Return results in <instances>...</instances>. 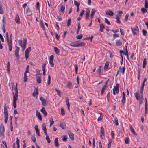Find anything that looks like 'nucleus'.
<instances>
[{"mask_svg":"<svg viewBox=\"0 0 148 148\" xmlns=\"http://www.w3.org/2000/svg\"><path fill=\"white\" fill-rule=\"evenodd\" d=\"M14 89L15 92L13 94V106L14 108H15L16 107V101L18 100L17 97H18V91L17 85L14 87Z\"/></svg>","mask_w":148,"mask_h":148,"instance_id":"obj_1","label":"nucleus"},{"mask_svg":"<svg viewBox=\"0 0 148 148\" xmlns=\"http://www.w3.org/2000/svg\"><path fill=\"white\" fill-rule=\"evenodd\" d=\"M85 43L83 42L80 41H76L71 42L70 45L71 46L75 47H78L84 46Z\"/></svg>","mask_w":148,"mask_h":148,"instance_id":"obj_2","label":"nucleus"},{"mask_svg":"<svg viewBox=\"0 0 148 148\" xmlns=\"http://www.w3.org/2000/svg\"><path fill=\"white\" fill-rule=\"evenodd\" d=\"M12 38L13 36L12 34H11L10 37V40L8 38V42L7 41L8 45V46L9 49L10 51H11L12 49Z\"/></svg>","mask_w":148,"mask_h":148,"instance_id":"obj_3","label":"nucleus"},{"mask_svg":"<svg viewBox=\"0 0 148 148\" xmlns=\"http://www.w3.org/2000/svg\"><path fill=\"white\" fill-rule=\"evenodd\" d=\"M27 42V39L25 38L23 40V44L22 40H20L19 41V43L21 47L23 48V50H24L26 47L25 46L26 45Z\"/></svg>","mask_w":148,"mask_h":148,"instance_id":"obj_4","label":"nucleus"},{"mask_svg":"<svg viewBox=\"0 0 148 148\" xmlns=\"http://www.w3.org/2000/svg\"><path fill=\"white\" fill-rule=\"evenodd\" d=\"M135 96L136 97V99L138 100L139 99H140V100L139 101V104L140 105L143 102V96L141 95L140 96H139V97L138 96V92H137L136 93H134Z\"/></svg>","mask_w":148,"mask_h":148,"instance_id":"obj_5","label":"nucleus"},{"mask_svg":"<svg viewBox=\"0 0 148 148\" xmlns=\"http://www.w3.org/2000/svg\"><path fill=\"white\" fill-rule=\"evenodd\" d=\"M16 49L15 51V57L17 58V60H19V52L20 50V48L19 47L16 46Z\"/></svg>","mask_w":148,"mask_h":148,"instance_id":"obj_6","label":"nucleus"},{"mask_svg":"<svg viewBox=\"0 0 148 148\" xmlns=\"http://www.w3.org/2000/svg\"><path fill=\"white\" fill-rule=\"evenodd\" d=\"M131 30L133 34L136 35L137 32H139V29L137 26L136 25L134 28H131Z\"/></svg>","mask_w":148,"mask_h":148,"instance_id":"obj_7","label":"nucleus"},{"mask_svg":"<svg viewBox=\"0 0 148 148\" xmlns=\"http://www.w3.org/2000/svg\"><path fill=\"white\" fill-rule=\"evenodd\" d=\"M40 100L41 101L42 104L43 106H46L48 104V102L42 97H40Z\"/></svg>","mask_w":148,"mask_h":148,"instance_id":"obj_8","label":"nucleus"},{"mask_svg":"<svg viewBox=\"0 0 148 148\" xmlns=\"http://www.w3.org/2000/svg\"><path fill=\"white\" fill-rule=\"evenodd\" d=\"M4 118H5V124H6L8 119V116L7 108H4Z\"/></svg>","mask_w":148,"mask_h":148,"instance_id":"obj_9","label":"nucleus"},{"mask_svg":"<svg viewBox=\"0 0 148 148\" xmlns=\"http://www.w3.org/2000/svg\"><path fill=\"white\" fill-rule=\"evenodd\" d=\"M5 128L3 125H1L0 126V134L3 136H4V132L5 131Z\"/></svg>","mask_w":148,"mask_h":148,"instance_id":"obj_10","label":"nucleus"},{"mask_svg":"<svg viewBox=\"0 0 148 148\" xmlns=\"http://www.w3.org/2000/svg\"><path fill=\"white\" fill-rule=\"evenodd\" d=\"M68 134L69 135L70 138L72 140H74V134L71 131H69L68 132Z\"/></svg>","mask_w":148,"mask_h":148,"instance_id":"obj_11","label":"nucleus"},{"mask_svg":"<svg viewBox=\"0 0 148 148\" xmlns=\"http://www.w3.org/2000/svg\"><path fill=\"white\" fill-rule=\"evenodd\" d=\"M123 97L121 100L122 104L124 106L125 103L126 98L125 97V93L124 92H123Z\"/></svg>","mask_w":148,"mask_h":148,"instance_id":"obj_12","label":"nucleus"},{"mask_svg":"<svg viewBox=\"0 0 148 148\" xmlns=\"http://www.w3.org/2000/svg\"><path fill=\"white\" fill-rule=\"evenodd\" d=\"M113 90L114 91H116L117 93H119V84L118 83L116 84V86H114V88L113 89Z\"/></svg>","mask_w":148,"mask_h":148,"instance_id":"obj_13","label":"nucleus"},{"mask_svg":"<svg viewBox=\"0 0 148 148\" xmlns=\"http://www.w3.org/2000/svg\"><path fill=\"white\" fill-rule=\"evenodd\" d=\"M105 13L108 15L113 16L114 15L113 12L110 10L106 11Z\"/></svg>","mask_w":148,"mask_h":148,"instance_id":"obj_14","label":"nucleus"},{"mask_svg":"<svg viewBox=\"0 0 148 148\" xmlns=\"http://www.w3.org/2000/svg\"><path fill=\"white\" fill-rule=\"evenodd\" d=\"M26 14L28 16H30L32 15V12L30 10L29 8L27 7V10L26 11Z\"/></svg>","mask_w":148,"mask_h":148,"instance_id":"obj_15","label":"nucleus"},{"mask_svg":"<svg viewBox=\"0 0 148 148\" xmlns=\"http://www.w3.org/2000/svg\"><path fill=\"white\" fill-rule=\"evenodd\" d=\"M36 116H38L39 120L41 121L42 120V117L40 113L37 110H36Z\"/></svg>","mask_w":148,"mask_h":148,"instance_id":"obj_16","label":"nucleus"},{"mask_svg":"<svg viewBox=\"0 0 148 148\" xmlns=\"http://www.w3.org/2000/svg\"><path fill=\"white\" fill-rule=\"evenodd\" d=\"M34 129L36 131V133L37 135H38L39 136H40V132L38 128V126L37 125H36L34 127Z\"/></svg>","mask_w":148,"mask_h":148,"instance_id":"obj_17","label":"nucleus"},{"mask_svg":"<svg viewBox=\"0 0 148 148\" xmlns=\"http://www.w3.org/2000/svg\"><path fill=\"white\" fill-rule=\"evenodd\" d=\"M42 129L44 131V132L45 134L46 135H47V129L46 127V125L45 124H43L42 126Z\"/></svg>","mask_w":148,"mask_h":148,"instance_id":"obj_18","label":"nucleus"},{"mask_svg":"<svg viewBox=\"0 0 148 148\" xmlns=\"http://www.w3.org/2000/svg\"><path fill=\"white\" fill-rule=\"evenodd\" d=\"M15 21L18 24H20V18L18 14H17L15 16Z\"/></svg>","mask_w":148,"mask_h":148,"instance_id":"obj_19","label":"nucleus"},{"mask_svg":"<svg viewBox=\"0 0 148 148\" xmlns=\"http://www.w3.org/2000/svg\"><path fill=\"white\" fill-rule=\"evenodd\" d=\"M65 102L67 106L68 109L69 110L70 107V103L69 99L67 97H66L65 98Z\"/></svg>","mask_w":148,"mask_h":148,"instance_id":"obj_20","label":"nucleus"},{"mask_svg":"<svg viewBox=\"0 0 148 148\" xmlns=\"http://www.w3.org/2000/svg\"><path fill=\"white\" fill-rule=\"evenodd\" d=\"M40 111L45 116L47 115V112L45 110L44 107H43L42 109L40 110Z\"/></svg>","mask_w":148,"mask_h":148,"instance_id":"obj_21","label":"nucleus"},{"mask_svg":"<svg viewBox=\"0 0 148 148\" xmlns=\"http://www.w3.org/2000/svg\"><path fill=\"white\" fill-rule=\"evenodd\" d=\"M102 67V66L101 65L99 66L97 70V71L99 75H100L101 74V68Z\"/></svg>","mask_w":148,"mask_h":148,"instance_id":"obj_22","label":"nucleus"},{"mask_svg":"<svg viewBox=\"0 0 148 148\" xmlns=\"http://www.w3.org/2000/svg\"><path fill=\"white\" fill-rule=\"evenodd\" d=\"M90 11L88 10H87L86 12L85 15H86V19H87L89 17Z\"/></svg>","mask_w":148,"mask_h":148,"instance_id":"obj_23","label":"nucleus"},{"mask_svg":"<svg viewBox=\"0 0 148 148\" xmlns=\"http://www.w3.org/2000/svg\"><path fill=\"white\" fill-rule=\"evenodd\" d=\"M54 143L56 147H59L58 142V138H56L55 139Z\"/></svg>","mask_w":148,"mask_h":148,"instance_id":"obj_24","label":"nucleus"},{"mask_svg":"<svg viewBox=\"0 0 148 148\" xmlns=\"http://www.w3.org/2000/svg\"><path fill=\"white\" fill-rule=\"evenodd\" d=\"M116 44L117 46L121 45L122 44V42L120 40H116Z\"/></svg>","mask_w":148,"mask_h":148,"instance_id":"obj_25","label":"nucleus"},{"mask_svg":"<svg viewBox=\"0 0 148 148\" xmlns=\"http://www.w3.org/2000/svg\"><path fill=\"white\" fill-rule=\"evenodd\" d=\"M40 25L41 27L42 28L43 30L45 31V29L44 27V25L43 21L41 20L40 22Z\"/></svg>","mask_w":148,"mask_h":148,"instance_id":"obj_26","label":"nucleus"},{"mask_svg":"<svg viewBox=\"0 0 148 148\" xmlns=\"http://www.w3.org/2000/svg\"><path fill=\"white\" fill-rule=\"evenodd\" d=\"M38 87H37L34 90V93H35V94L34 93H33V96L34 97H35L36 95H37L38 93Z\"/></svg>","mask_w":148,"mask_h":148,"instance_id":"obj_27","label":"nucleus"},{"mask_svg":"<svg viewBox=\"0 0 148 148\" xmlns=\"http://www.w3.org/2000/svg\"><path fill=\"white\" fill-rule=\"evenodd\" d=\"M130 127L131 131L132 132V133L134 135H137V134H136L134 130V129L133 128V127H132V126L131 125H130Z\"/></svg>","mask_w":148,"mask_h":148,"instance_id":"obj_28","label":"nucleus"},{"mask_svg":"<svg viewBox=\"0 0 148 148\" xmlns=\"http://www.w3.org/2000/svg\"><path fill=\"white\" fill-rule=\"evenodd\" d=\"M36 77L37 82L38 83H40L41 82V76H37Z\"/></svg>","mask_w":148,"mask_h":148,"instance_id":"obj_29","label":"nucleus"},{"mask_svg":"<svg viewBox=\"0 0 148 148\" xmlns=\"http://www.w3.org/2000/svg\"><path fill=\"white\" fill-rule=\"evenodd\" d=\"M10 63L9 62H8L7 63V71L8 73H10Z\"/></svg>","mask_w":148,"mask_h":148,"instance_id":"obj_30","label":"nucleus"},{"mask_svg":"<svg viewBox=\"0 0 148 148\" xmlns=\"http://www.w3.org/2000/svg\"><path fill=\"white\" fill-rule=\"evenodd\" d=\"M105 27L103 24H101L100 25L99 31L101 32H103V30L104 29Z\"/></svg>","mask_w":148,"mask_h":148,"instance_id":"obj_31","label":"nucleus"},{"mask_svg":"<svg viewBox=\"0 0 148 148\" xmlns=\"http://www.w3.org/2000/svg\"><path fill=\"white\" fill-rule=\"evenodd\" d=\"M147 64L146 60V59L145 58H144L143 59V68H145L146 66V65Z\"/></svg>","mask_w":148,"mask_h":148,"instance_id":"obj_32","label":"nucleus"},{"mask_svg":"<svg viewBox=\"0 0 148 148\" xmlns=\"http://www.w3.org/2000/svg\"><path fill=\"white\" fill-rule=\"evenodd\" d=\"M65 9V7L64 6L62 5L60 7V11L61 12L63 13L64 12V10Z\"/></svg>","mask_w":148,"mask_h":148,"instance_id":"obj_33","label":"nucleus"},{"mask_svg":"<svg viewBox=\"0 0 148 148\" xmlns=\"http://www.w3.org/2000/svg\"><path fill=\"white\" fill-rule=\"evenodd\" d=\"M74 3L75 5L77 7H79L80 5V3H78L77 1L75 0H74Z\"/></svg>","mask_w":148,"mask_h":148,"instance_id":"obj_34","label":"nucleus"},{"mask_svg":"<svg viewBox=\"0 0 148 148\" xmlns=\"http://www.w3.org/2000/svg\"><path fill=\"white\" fill-rule=\"evenodd\" d=\"M125 144H128L129 143V138L128 137H127L125 138Z\"/></svg>","mask_w":148,"mask_h":148,"instance_id":"obj_35","label":"nucleus"},{"mask_svg":"<svg viewBox=\"0 0 148 148\" xmlns=\"http://www.w3.org/2000/svg\"><path fill=\"white\" fill-rule=\"evenodd\" d=\"M54 51L57 54H58L60 52L59 49L57 47H54Z\"/></svg>","mask_w":148,"mask_h":148,"instance_id":"obj_36","label":"nucleus"},{"mask_svg":"<svg viewBox=\"0 0 148 148\" xmlns=\"http://www.w3.org/2000/svg\"><path fill=\"white\" fill-rule=\"evenodd\" d=\"M60 126L63 129H65L66 126L64 123H62L61 122L60 123Z\"/></svg>","mask_w":148,"mask_h":148,"instance_id":"obj_37","label":"nucleus"},{"mask_svg":"<svg viewBox=\"0 0 148 148\" xmlns=\"http://www.w3.org/2000/svg\"><path fill=\"white\" fill-rule=\"evenodd\" d=\"M116 22L119 24H120L121 23V21L119 20V17H118V14L116 15Z\"/></svg>","mask_w":148,"mask_h":148,"instance_id":"obj_38","label":"nucleus"},{"mask_svg":"<svg viewBox=\"0 0 148 148\" xmlns=\"http://www.w3.org/2000/svg\"><path fill=\"white\" fill-rule=\"evenodd\" d=\"M71 82L70 81H69L67 84V87L69 88H70L71 87Z\"/></svg>","mask_w":148,"mask_h":148,"instance_id":"obj_39","label":"nucleus"},{"mask_svg":"<svg viewBox=\"0 0 148 148\" xmlns=\"http://www.w3.org/2000/svg\"><path fill=\"white\" fill-rule=\"evenodd\" d=\"M24 82H25L27 81V75L26 74L24 73Z\"/></svg>","mask_w":148,"mask_h":148,"instance_id":"obj_40","label":"nucleus"},{"mask_svg":"<svg viewBox=\"0 0 148 148\" xmlns=\"http://www.w3.org/2000/svg\"><path fill=\"white\" fill-rule=\"evenodd\" d=\"M4 13V11L2 8V6L0 5V14H2Z\"/></svg>","mask_w":148,"mask_h":148,"instance_id":"obj_41","label":"nucleus"},{"mask_svg":"<svg viewBox=\"0 0 148 148\" xmlns=\"http://www.w3.org/2000/svg\"><path fill=\"white\" fill-rule=\"evenodd\" d=\"M95 12L96 10L95 9H92L91 10L90 16H94L95 14Z\"/></svg>","mask_w":148,"mask_h":148,"instance_id":"obj_42","label":"nucleus"},{"mask_svg":"<svg viewBox=\"0 0 148 148\" xmlns=\"http://www.w3.org/2000/svg\"><path fill=\"white\" fill-rule=\"evenodd\" d=\"M145 7L147 8H148V1L147 0H145Z\"/></svg>","mask_w":148,"mask_h":148,"instance_id":"obj_43","label":"nucleus"},{"mask_svg":"<svg viewBox=\"0 0 148 148\" xmlns=\"http://www.w3.org/2000/svg\"><path fill=\"white\" fill-rule=\"evenodd\" d=\"M109 66V64L108 63H105V65L104 66V69L105 70H107Z\"/></svg>","mask_w":148,"mask_h":148,"instance_id":"obj_44","label":"nucleus"},{"mask_svg":"<svg viewBox=\"0 0 148 148\" xmlns=\"http://www.w3.org/2000/svg\"><path fill=\"white\" fill-rule=\"evenodd\" d=\"M106 87L103 86V87L101 89V95H102L103 94V93L104 92V90H105V89H106Z\"/></svg>","mask_w":148,"mask_h":148,"instance_id":"obj_45","label":"nucleus"},{"mask_svg":"<svg viewBox=\"0 0 148 148\" xmlns=\"http://www.w3.org/2000/svg\"><path fill=\"white\" fill-rule=\"evenodd\" d=\"M114 123L116 126H118L119 125L118 120L116 117L114 118Z\"/></svg>","mask_w":148,"mask_h":148,"instance_id":"obj_46","label":"nucleus"},{"mask_svg":"<svg viewBox=\"0 0 148 148\" xmlns=\"http://www.w3.org/2000/svg\"><path fill=\"white\" fill-rule=\"evenodd\" d=\"M31 48L30 47H28L25 51V53H29V52L31 50Z\"/></svg>","mask_w":148,"mask_h":148,"instance_id":"obj_47","label":"nucleus"},{"mask_svg":"<svg viewBox=\"0 0 148 148\" xmlns=\"http://www.w3.org/2000/svg\"><path fill=\"white\" fill-rule=\"evenodd\" d=\"M36 76H41L40 73V71L39 70H36Z\"/></svg>","mask_w":148,"mask_h":148,"instance_id":"obj_48","label":"nucleus"},{"mask_svg":"<svg viewBox=\"0 0 148 148\" xmlns=\"http://www.w3.org/2000/svg\"><path fill=\"white\" fill-rule=\"evenodd\" d=\"M100 134H104V129L103 127H101V128Z\"/></svg>","mask_w":148,"mask_h":148,"instance_id":"obj_49","label":"nucleus"},{"mask_svg":"<svg viewBox=\"0 0 148 148\" xmlns=\"http://www.w3.org/2000/svg\"><path fill=\"white\" fill-rule=\"evenodd\" d=\"M75 73L76 74H77V71H78V68L77 64H76L75 65Z\"/></svg>","mask_w":148,"mask_h":148,"instance_id":"obj_50","label":"nucleus"},{"mask_svg":"<svg viewBox=\"0 0 148 148\" xmlns=\"http://www.w3.org/2000/svg\"><path fill=\"white\" fill-rule=\"evenodd\" d=\"M125 51H126V52H124V53H123L125 55H127V54H128V50H127V46L126 45H125Z\"/></svg>","mask_w":148,"mask_h":148,"instance_id":"obj_51","label":"nucleus"},{"mask_svg":"<svg viewBox=\"0 0 148 148\" xmlns=\"http://www.w3.org/2000/svg\"><path fill=\"white\" fill-rule=\"evenodd\" d=\"M16 143L17 147H20L19 140L18 138H16Z\"/></svg>","mask_w":148,"mask_h":148,"instance_id":"obj_52","label":"nucleus"},{"mask_svg":"<svg viewBox=\"0 0 148 148\" xmlns=\"http://www.w3.org/2000/svg\"><path fill=\"white\" fill-rule=\"evenodd\" d=\"M51 80V77L50 75L48 76V81L47 82V84L48 85H49L50 83V81Z\"/></svg>","mask_w":148,"mask_h":148,"instance_id":"obj_53","label":"nucleus"},{"mask_svg":"<svg viewBox=\"0 0 148 148\" xmlns=\"http://www.w3.org/2000/svg\"><path fill=\"white\" fill-rule=\"evenodd\" d=\"M46 139L48 143H50V140L49 136L47 135L46 138Z\"/></svg>","mask_w":148,"mask_h":148,"instance_id":"obj_54","label":"nucleus"},{"mask_svg":"<svg viewBox=\"0 0 148 148\" xmlns=\"http://www.w3.org/2000/svg\"><path fill=\"white\" fill-rule=\"evenodd\" d=\"M142 32L143 35L145 36H146L147 33V31L143 29Z\"/></svg>","mask_w":148,"mask_h":148,"instance_id":"obj_55","label":"nucleus"},{"mask_svg":"<svg viewBox=\"0 0 148 148\" xmlns=\"http://www.w3.org/2000/svg\"><path fill=\"white\" fill-rule=\"evenodd\" d=\"M85 12V11L84 10H82L80 14H79V16L81 17H82L83 15Z\"/></svg>","mask_w":148,"mask_h":148,"instance_id":"obj_56","label":"nucleus"},{"mask_svg":"<svg viewBox=\"0 0 148 148\" xmlns=\"http://www.w3.org/2000/svg\"><path fill=\"white\" fill-rule=\"evenodd\" d=\"M83 37V35L82 34H81L80 35H77L76 36V38L77 39H80L82 38Z\"/></svg>","mask_w":148,"mask_h":148,"instance_id":"obj_57","label":"nucleus"},{"mask_svg":"<svg viewBox=\"0 0 148 148\" xmlns=\"http://www.w3.org/2000/svg\"><path fill=\"white\" fill-rule=\"evenodd\" d=\"M61 114L62 115H64L65 114L64 110L63 108H61Z\"/></svg>","mask_w":148,"mask_h":148,"instance_id":"obj_58","label":"nucleus"},{"mask_svg":"<svg viewBox=\"0 0 148 148\" xmlns=\"http://www.w3.org/2000/svg\"><path fill=\"white\" fill-rule=\"evenodd\" d=\"M49 63L51 67H53L54 66V64L53 62V61L49 60Z\"/></svg>","mask_w":148,"mask_h":148,"instance_id":"obj_59","label":"nucleus"},{"mask_svg":"<svg viewBox=\"0 0 148 148\" xmlns=\"http://www.w3.org/2000/svg\"><path fill=\"white\" fill-rule=\"evenodd\" d=\"M45 65L46 63H43V64L42 66V70L43 71L45 70Z\"/></svg>","mask_w":148,"mask_h":148,"instance_id":"obj_60","label":"nucleus"},{"mask_svg":"<svg viewBox=\"0 0 148 148\" xmlns=\"http://www.w3.org/2000/svg\"><path fill=\"white\" fill-rule=\"evenodd\" d=\"M141 10L143 13H145L147 12V10L144 8H143L141 9Z\"/></svg>","mask_w":148,"mask_h":148,"instance_id":"obj_61","label":"nucleus"},{"mask_svg":"<svg viewBox=\"0 0 148 148\" xmlns=\"http://www.w3.org/2000/svg\"><path fill=\"white\" fill-rule=\"evenodd\" d=\"M31 138V139L35 143L36 142V138L34 136H32Z\"/></svg>","mask_w":148,"mask_h":148,"instance_id":"obj_62","label":"nucleus"},{"mask_svg":"<svg viewBox=\"0 0 148 148\" xmlns=\"http://www.w3.org/2000/svg\"><path fill=\"white\" fill-rule=\"evenodd\" d=\"M105 22L107 23L108 25H110V23L109 21L108 20V19L106 18H105Z\"/></svg>","mask_w":148,"mask_h":148,"instance_id":"obj_63","label":"nucleus"},{"mask_svg":"<svg viewBox=\"0 0 148 148\" xmlns=\"http://www.w3.org/2000/svg\"><path fill=\"white\" fill-rule=\"evenodd\" d=\"M71 24V19L69 18L68 20V22L67 24V26L69 27Z\"/></svg>","mask_w":148,"mask_h":148,"instance_id":"obj_64","label":"nucleus"}]
</instances>
